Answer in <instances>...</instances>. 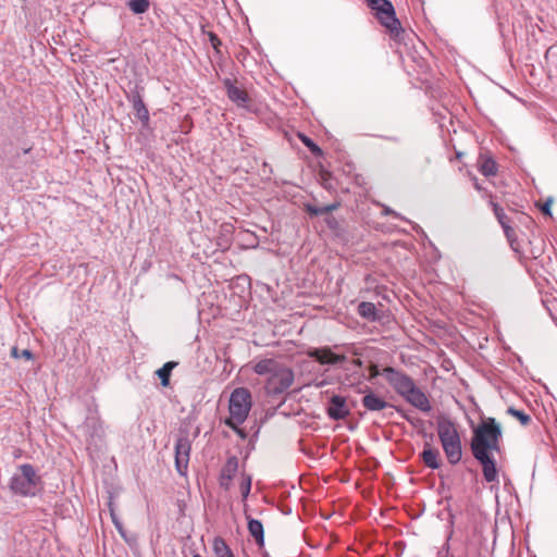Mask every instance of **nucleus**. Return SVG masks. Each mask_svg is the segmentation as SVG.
Segmentation results:
<instances>
[{"label":"nucleus","mask_w":557,"mask_h":557,"mask_svg":"<svg viewBox=\"0 0 557 557\" xmlns=\"http://www.w3.org/2000/svg\"><path fill=\"white\" fill-rule=\"evenodd\" d=\"M253 371L259 375L268 376L265 389L271 395L284 393L294 382L293 370L274 359L259 360L255 363Z\"/></svg>","instance_id":"obj_1"},{"label":"nucleus","mask_w":557,"mask_h":557,"mask_svg":"<svg viewBox=\"0 0 557 557\" xmlns=\"http://www.w3.org/2000/svg\"><path fill=\"white\" fill-rule=\"evenodd\" d=\"M502 428L494 418H486L473 431L472 454L499 451Z\"/></svg>","instance_id":"obj_2"},{"label":"nucleus","mask_w":557,"mask_h":557,"mask_svg":"<svg viewBox=\"0 0 557 557\" xmlns=\"http://www.w3.org/2000/svg\"><path fill=\"white\" fill-rule=\"evenodd\" d=\"M437 434L447 457L451 465L461 460L462 449L459 432L453 421L449 419H440L437 421Z\"/></svg>","instance_id":"obj_3"},{"label":"nucleus","mask_w":557,"mask_h":557,"mask_svg":"<svg viewBox=\"0 0 557 557\" xmlns=\"http://www.w3.org/2000/svg\"><path fill=\"white\" fill-rule=\"evenodd\" d=\"M230 418L225 423L235 431L245 422L251 409V395L247 388L238 387L230 397Z\"/></svg>","instance_id":"obj_4"},{"label":"nucleus","mask_w":557,"mask_h":557,"mask_svg":"<svg viewBox=\"0 0 557 557\" xmlns=\"http://www.w3.org/2000/svg\"><path fill=\"white\" fill-rule=\"evenodd\" d=\"M40 478L30 465H22L12 475L10 488L21 496H34L39 491Z\"/></svg>","instance_id":"obj_5"},{"label":"nucleus","mask_w":557,"mask_h":557,"mask_svg":"<svg viewBox=\"0 0 557 557\" xmlns=\"http://www.w3.org/2000/svg\"><path fill=\"white\" fill-rule=\"evenodd\" d=\"M382 26L391 36L397 38L403 32L399 20L396 17L395 9L388 0H366Z\"/></svg>","instance_id":"obj_6"},{"label":"nucleus","mask_w":557,"mask_h":557,"mask_svg":"<svg viewBox=\"0 0 557 557\" xmlns=\"http://www.w3.org/2000/svg\"><path fill=\"white\" fill-rule=\"evenodd\" d=\"M382 375L385 376L389 385L401 397H404L416 385L410 376L392 367L384 368Z\"/></svg>","instance_id":"obj_7"},{"label":"nucleus","mask_w":557,"mask_h":557,"mask_svg":"<svg viewBox=\"0 0 557 557\" xmlns=\"http://www.w3.org/2000/svg\"><path fill=\"white\" fill-rule=\"evenodd\" d=\"M191 444L187 435L180 436L175 444V466L180 474H184L189 461Z\"/></svg>","instance_id":"obj_8"},{"label":"nucleus","mask_w":557,"mask_h":557,"mask_svg":"<svg viewBox=\"0 0 557 557\" xmlns=\"http://www.w3.org/2000/svg\"><path fill=\"white\" fill-rule=\"evenodd\" d=\"M404 398L413 407L421 410L422 412H430L432 410L431 403L428 396L414 385Z\"/></svg>","instance_id":"obj_9"},{"label":"nucleus","mask_w":557,"mask_h":557,"mask_svg":"<svg viewBox=\"0 0 557 557\" xmlns=\"http://www.w3.org/2000/svg\"><path fill=\"white\" fill-rule=\"evenodd\" d=\"M308 356L315 359L321 364H336L346 360L344 355L334 354L331 348H314L308 352Z\"/></svg>","instance_id":"obj_10"},{"label":"nucleus","mask_w":557,"mask_h":557,"mask_svg":"<svg viewBox=\"0 0 557 557\" xmlns=\"http://www.w3.org/2000/svg\"><path fill=\"white\" fill-rule=\"evenodd\" d=\"M474 458L481 463L483 469L484 479L487 482H496L498 474L495 460L491 457L490 453L473 454Z\"/></svg>","instance_id":"obj_11"},{"label":"nucleus","mask_w":557,"mask_h":557,"mask_svg":"<svg viewBox=\"0 0 557 557\" xmlns=\"http://www.w3.org/2000/svg\"><path fill=\"white\" fill-rule=\"evenodd\" d=\"M224 86L226 88L227 97L230 98V100L235 102L238 107H249L250 98L245 89L233 84L231 79H225Z\"/></svg>","instance_id":"obj_12"},{"label":"nucleus","mask_w":557,"mask_h":557,"mask_svg":"<svg viewBox=\"0 0 557 557\" xmlns=\"http://www.w3.org/2000/svg\"><path fill=\"white\" fill-rule=\"evenodd\" d=\"M327 414L333 420L345 419L349 414L346 399L338 395L333 396L327 407Z\"/></svg>","instance_id":"obj_13"},{"label":"nucleus","mask_w":557,"mask_h":557,"mask_svg":"<svg viewBox=\"0 0 557 557\" xmlns=\"http://www.w3.org/2000/svg\"><path fill=\"white\" fill-rule=\"evenodd\" d=\"M238 468V460L236 457H231L227 459L225 465L222 468L221 476H220V484L225 490H228L231 486V481L234 478V475L237 472Z\"/></svg>","instance_id":"obj_14"},{"label":"nucleus","mask_w":557,"mask_h":557,"mask_svg":"<svg viewBox=\"0 0 557 557\" xmlns=\"http://www.w3.org/2000/svg\"><path fill=\"white\" fill-rule=\"evenodd\" d=\"M424 465L431 469L440 468V451L434 448L430 443H425L421 454Z\"/></svg>","instance_id":"obj_15"},{"label":"nucleus","mask_w":557,"mask_h":557,"mask_svg":"<svg viewBox=\"0 0 557 557\" xmlns=\"http://www.w3.org/2000/svg\"><path fill=\"white\" fill-rule=\"evenodd\" d=\"M479 171L484 176H495L498 168L496 161L486 153H481L478 159Z\"/></svg>","instance_id":"obj_16"},{"label":"nucleus","mask_w":557,"mask_h":557,"mask_svg":"<svg viewBox=\"0 0 557 557\" xmlns=\"http://www.w3.org/2000/svg\"><path fill=\"white\" fill-rule=\"evenodd\" d=\"M362 405L366 409H368L370 411H381L391 406L382 397L375 395L372 392H370L363 396Z\"/></svg>","instance_id":"obj_17"},{"label":"nucleus","mask_w":557,"mask_h":557,"mask_svg":"<svg viewBox=\"0 0 557 557\" xmlns=\"http://www.w3.org/2000/svg\"><path fill=\"white\" fill-rule=\"evenodd\" d=\"M131 101L137 119H139L144 124H147L149 121V112L139 94L133 95Z\"/></svg>","instance_id":"obj_18"},{"label":"nucleus","mask_w":557,"mask_h":557,"mask_svg":"<svg viewBox=\"0 0 557 557\" xmlns=\"http://www.w3.org/2000/svg\"><path fill=\"white\" fill-rule=\"evenodd\" d=\"M247 519H248V531H249L250 535L256 540L257 544L263 545L264 532H263L262 523L259 520L252 519L250 517H247Z\"/></svg>","instance_id":"obj_19"},{"label":"nucleus","mask_w":557,"mask_h":557,"mask_svg":"<svg viewBox=\"0 0 557 557\" xmlns=\"http://www.w3.org/2000/svg\"><path fill=\"white\" fill-rule=\"evenodd\" d=\"M491 206L493 208L494 214L496 219L498 220L499 224L504 228V232L508 238H510L511 233H513V230L508 224V218L506 213L504 212V209L499 207L498 203L491 201Z\"/></svg>","instance_id":"obj_20"},{"label":"nucleus","mask_w":557,"mask_h":557,"mask_svg":"<svg viewBox=\"0 0 557 557\" xmlns=\"http://www.w3.org/2000/svg\"><path fill=\"white\" fill-rule=\"evenodd\" d=\"M215 557H235L230 546L222 537H215L212 543Z\"/></svg>","instance_id":"obj_21"},{"label":"nucleus","mask_w":557,"mask_h":557,"mask_svg":"<svg viewBox=\"0 0 557 557\" xmlns=\"http://www.w3.org/2000/svg\"><path fill=\"white\" fill-rule=\"evenodd\" d=\"M358 313L368 320H376V307L372 302L363 301L358 306Z\"/></svg>","instance_id":"obj_22"},{"label":"nucleus","mask_w":557,"mask_h":557,"mask_svg":"<svg viewBox=\"0 0 557 557\" xmlns=\"http://www.w3.org/2000/svg\"><path fill=\"white\" fill-rule=\"evenodd\" d=\"M175 364L176 363L170 361V362H166L165 364H163L162 368L157 370V375L161 380V384L163 386H168L169 385L171 371L175 367Z\"/></svg>","instance_id":"obj_23"},{"label":"nucleus","mask_w":557,"mask_h":557,"mask_svg":"<svg viewBox=\"0 0 557 557\" xmlns=\"http://www.w3.org/2000/svg\"><path fill=\"white\" fill-rule=\"evenodd\" d=\"M128 8L135 14H143L149 9V0H129Z\"/></svg>","instance_id":"obj_24"},{"label":"nucleus","mask_w":557,"mask_h":557,"mask_svg":"<svg viewBox=\"0 0 557 557\" xmlns=\"http://www.w3.org/2000/svg\"><path fill=\"white\" fill-rule=\"evenodd\" d=\"M306 208H307V211L312 215H322V214H326V213L337 209L338 203H332V205L322 206V207H314L311 205H307Z\"/></svg>","instance_id":"obj_25"},{"label":"nucleus","mask_w":557,"mask_h":557,"mask_svg":"<svg viewBox=\"0 0 557 557\" xmlns=\"http://www.w3.org/2000/svg\"><path fill=\"white\" fill-rule=\"evenodd\" d=\"M507 413L518 419L522 425H528L531 421V417L529 414L513 407H509L507 409Z\"/></svg>","instance_id":"obj_26"},{"label":"nucleus","mask_w":557,"mask_h":557,"mask_svg":"<svg viewBox=\"0 0 557 557\" xmlns=\"http://www.w3.org/2000/svg\"><path fill=\"white\" fill-rule=\"evenodd\" d=\"M250 488H251V478L249 475L243 474L240 484H239V490H240L243 499H246L248 497V495L250 493Z\"/></svg>","instance_id":"obj_27"},{"label":"nucleus","mask_w":557,"mask_h":557,"mask_svg":"<svg viewBox=\"0 0 557 557\" xmlns=\"http://www.w3.org/2000/svg\"><path fill=\"white\" fill-rule=\"evenodd\" d=\"M11 356L14 359H20V358H25L26 360L33 359V354H32V351L29 349H24V350L20 351L17 349V347H12Z\"/></svg>","instance_id":"obj_28"},{"label":"nucleus","mask_w":557,"mask_h":557,"mask_svg":"<svg viewBox=\"0 0 557 557\" xmlns=\"http://www.w3.org/2000/svg\"><path fill=\"white\" fill-rule=\"evenodd\" d=\"M302 143L312 151V152H320V148L308 137L301 136Z\"/></svg>","instance_id":"obj_29"},{"label":"nucleus","mask_w":557,"mask_h":557,"mask_svg":"<svg viewBox=\"0 0 557 557\" xmlns=\"http://www.w3.org/2000/svg\"><path fill=\"white\" fill-rule=\"evenodd\" d=\"M111 517H112V521H113L115 528L117 529L119 533L124 537L125 533H124L122 523L119 521V519L116 518V516L113 512H111Z\"/></svg>","instance_id":"obj_30"},{"label":"nucleus","mask_w":557,"mask_h":557,"mask_svg":"<svg viewBox=\"0 0 557 557\" xmlns=\"http://www.w3.org/2000/svg\"><path fill=\"white\" fill-rule=\"evenodd\" d=\"M209 38H210V42H211L212 47L218 51V48L221 45V40L213 33L209 34Z\"/></svg>","instance_id":"obj_31"},{"label":"nucleus","mask_w":557,"mask_h":557,"mask_svg":"<svg viewBox=\"0 0 557 557\" xmlns=\"http://www.w3.org/2000/svg\"><path fill=\"white\" fill-rule=\"evenodd\" d=\"M553 203V200L549 198L546 200V202L541 207V210L543 213L550 215V206Z\"/></svg>","instance_id":"obj_32"},{"label":"nucleus","mask_w":557,"mask_h":557,"mask_svg":"<svg viewBox=\"0 0 557 557\" xmlns=\"http://www.w3.org/2000/svg\"><path fill=\"white\" fill-rule=\"evenodd\" d=\"M398 412H400L403 414V417L408 421L410 422L411 424L416 425L417 422H419L420 420L419 419H413L411 416L405 413L403 410L400 409H397Z\"/></svg>","instance_id":"obj_33"},{"label":"nucleus","mask_w":557,"mask_h":557,"mask_svg":"<svg viewBox=\"0 0 557 557\" xmlns=\"http://www.w3.org/2000/svg\"><path fill=\"white\" fill-rule=\"evenodd\" d=\"M380 374H382V373L379 371L377 366L376 364H372L370 367V375H371V377H375V376H377Z\"/></svg>","instance_id":"obj_34"},{"label":"nucleus","mask_w":557,"mask_h":557,"mask_svg":"<svg viewBox=\"0 0 557 557\" xmlns=\"http://www.w3.org/2000/svg\"><path fill=\"white\" fill-rule=\"evenodd\" d=\"M384 212H385L386 214H391V213H393V211H392V210H389L388 208H386Z\"/></svg>","instance_id":"obj_35"},{"label":"nucleus","mask_w":557,"mask_h":557,"mask_svg":"<svg viewBox=\"0 0 557 557\" xmlns=\"http://www.w3.org/2000/svg\"><path fill=\"white\" fill-rule=\"evenodd\" d=\"M474 186H475V188H476L478 190H481V189H482V188H481V186H480L478 183H475V184H474Z\"/></svg>","instance_id":"obj_36"},{"label":"nucleus","mask_w":557,"mask_h":557,"mask_svg":"<svg viewBox=\"0 0 557 557\" xmlns=\"http://www.w3.org/2000/svg\"><path fill=\"white\" fill-rule=\"evenodd\" d=\"M193 557H202V556H200L199 554H195Z\"/></svg>","instance_id":"obj_37"}]
</instances>
